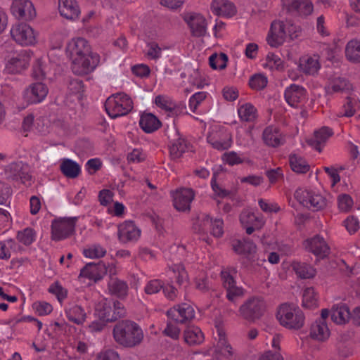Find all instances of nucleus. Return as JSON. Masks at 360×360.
Masks as SVG:
<instances>
[{
    "label": "nucleus",
    "instance_id": "obj_48",
    "mask_svg": "<svg viewBox=\"0 0 360 360\" xmlns=\"http://www.w3.org/2000/svg\"><path fill=\"white\" fill-rule=\"evenodd\" d=\"M326 204V199L323 196L313 193L307 208L313 211H319L325 208Z\"/></svg>",
    "mask_w": 360,
    "mask_h": 360
},
{
    "label": "nucleus",
    "instance_id": "obj_47",
    "mask_svg": "<svg viewBox=\"0 0 360 360\" xmlns=\"http://www.w3.org/2000/svg\"><path fill=\"white\" fill-rule=\"evenodd\" d=\"M240 221L243 226L262 224V221L254 212L249 210H243L240 214Z\"/></svg>",
    "mask_w": 360,
    "mask_h": 360
},
{
    "label": "nucleus",
    "instance_id": "obj_20",
    "mask_svg": "<svg viewBox=\"0 0 360 360\" xmlns=\"http://www.w3.org/2000/svg\"><path fill=\"white\" fill-rule=\"evenodd\" d=\"M58 9L60 15L68 20L78 18L80 10L75 0H58Z\"/></svg>",
    "mask_w": 360,
    "mask_h": 360
},
{
    "label": "nucleus",
    "instance_id": "obj_1",
    "mask_svg": "<svg viewBox=\"0 0 360 360\" xmlns=\"http://www.w3.org/2000/svg\"><path fill=\"white\" fill-rule=\"evenodd\" d=\"M66 54L72 60L73 73L77 75L92 72L100 61L99 56L91 52L90 45L84 38L72 39L66 46Z\"/></svg>",
    "mask_w": 360,
    "mask_h": 360
},
{
    "label": "nucleus",
    "instance_id": "obj_53",
    "mask_svg": "<svg viewBox=\"0 0 360 360\" xmlns=\"http://www.w3.org/2000/svg\"><path fill=\"white\" fill-rule=\"evenodd\" d=\"M105 250L100 245H94L89 249L84 250V255L86 257L89 258H100L105 255Z\"/></svg>",
    "mask_w": 360,
    "mask_h": 360
},
{
    "label": "nucleus",
    "instance_id": "obj_23",
    "mask_svg": "<svg viewBox=\"0 0 360 360\" xmlns=\"http://www.w3.org/2000/svg\"><path fill=\"white\" fill-rule=\"evenodd\" d=\"M224 286L226 290V297L231 302H234L237 297L243 295V290L236 286L235 281L229 273H221Z\"/></svg>",
    "mask_w": 360,
    "mask_h": 360
},
{
    "label": "nucleus",
    "instance_id": "obj_40",
    "mask_svg": "<svg viewBox=\"0 0 360 360\" xmlns=\"http://www.w3.org/2000/svg\"><path fill=\"white\" fill-rule=\"evenodd\" d=\"M300 68L304 73L313 75L318 72L320 68V65L318 60L308 58L300 62Z\"/></svg>",
    "mask_w": 360,
    "mask_h": 360
},
{
    "label": "nucleus",
    "instance_id": "obj_51",
    "mask_svg": "<svg viewBox=\"0 0 360 360\" xmlns=\"http://www.w3.org/2000/svg\"><path fill=\"white\" fill-rule=\"evenodd\" d=\"M312 193V191L306 189L298 188L295 191L294 197L300 202V204L306 207H309V202Z\"/></svg>",
    "mask_w": 360,
    "mask_h": 360
},
{
    "label": "nucleus",
    "instance_id": "obj_25",
    "mask_svg": "<svg viewBox=\"0 0 360 360\" xmlns=\"http://www.w3.org/2000/svg\"><path fill=\"white\" fill-rule=\"evenodd\" d=\"M29 63V57L20 53L11 57L6 63V68L10 73H18L25 69Z\"/></svg>",
    "mask_w": 360,
    "mask_h": 360
},
{
    "label": "nucleus",
    "instance_id": "obj_46",
    "mask_svg": "<svg viewBox=\"0 0 360 360\" xmlns=\"http://www.w3.org/2000/svg\"><path fill=\"white\" fill-rule=\"evenodd\" d=\"M203 222L211 224L212 225V234L215 237H221L224 233L223 231V221L220 219H216L212 221L209 215H205L203 217Z\"/></svg>",
    "mask_w": 360,
    "mask_h": 360
},
{
    "label": "nucleus",
    "instance_id": "obj_19",
    "mask_svg": "<svg viewBox=\"0 0 360 360\" xmlns=\"http://www.w3.org/2000/svg\"><path fill=\"white\" fill-rule=\"evenodd\" d=\"M47 94V86L41 82H37L30 85L25 91V96L28 103H37L43 101Z\"/></svg>",
    "mask_w": 360,
    "mask_h": 360
},
{
    "label": "nucleus",
    "instance_id": "obj_61",
    "mask_svg": "<svg viewBox=\"0 0 360 360\" xmlns=\"http://www.w3.org/2000/svg\"><path fill=\"white\" fill-rule=\"evenodd\" d=\"M163 284L159 280H153L150 281L145 288V292L147 294H154L162 289Z\"/></svg>",
    "mask_w": 360,
    "mask_h": 360
},
{
    "label": "nucleus",
    "instance_id": "obj_42",
    "mask_svg": "<svg viewBox=\"0 0 360 360\" xmlns=\"http://www.w3.org/2000/svg\"><path fill=\"white\" fill-rule=\"evenodd\" d=\"M227 61L228 56L224 53H221L219 55L214 53L209 58V64L210 67L214 70L224 69L226 67Z\"/></svg>",
    "mask_w": 360,
    "mask_h": 360
},
{
    "label": "nucleus",
    "instance_id": "obj_30",
    "mask_svg": "<svg viewBox=\"0 0 360 360\" xmlns=\"http://www.w3.org/2000/svg\"><path fill=\"white\" fill-rule=\"evenodd\" d=\"M60 169L62 174L69 179L77 178L81 172L80 165L75 161L68 158L63 160Z\"/></svg>",
    "mask_w": 360,
    "mask_h": 360
},
{
    "label": "nucleus",
    "instance_id": "obj_34",
    "mask_svg": "<svg viewBox=\"0 0 360 360\" xmlns=\"http://www.w3.org/2000/svg\"><path fill=\"white\" fill-rule=\"evenodd\" d=\"M345 56L352 63H360V40L352 39L347 44Z\"/></svg>",
    "mask_w": 360,
    "mask_h": 360
},
{
    "label": "nucleus",
    "instance_id": "obj_6",
    "mask_svg": "<svg viewBox=\"0 0 360 360\" xmlns=\"http://www.w3.org/2000/svg\"><path fill=\"white\" fill-rule=\"evenodd\" d=\"M77 217H60L54 219L51 224V238L60 240L70 237L75 233Z\"/></svg>",
    "mask_w": 360,
    "mask_h": 360
},
{
    "label": "nucleus",
    "instance_id": "obj_45",
    "mask_svg": "<svg viewBox=\"0 0 360 360\" xmlns=\"http://www.w3.org/2000/svg\"><path fill=\"white\" fill-rule=\"evenodd\" d=\"M68 89L70 94L77 95L78 98L80 99L84 89L83 81L78 78L70 79L68 82Z\"/></svg>",
    "mask_w": 360,
    "mask_h": 360
},
{
    "label": "nucleus",
    "instance_id": "obj_13",
    "mask_svg": "<svg viewBox=\"0 0 360 360\" xmlns=\"http://www.w3.org/2000/svg\"><path fill=\"white\" fill-rule=\"evenodd\" d=\"M167 315L176 322L184 323L194 318L195 311L190 304L182 303L169 309Z\"/></svg>",
    "mask_w": 360,
    "mask_h": 360
},
{
    "label": "nucleus",
    "instance_id": "obj_57",
    "mask_svg": "<svg viewBox=\"0 0 360 360\" xmlns=\"http://www.w3.org/2000/svg\"><path fill=\"white\" fill-rule=\"evenodd\" d=\"M33 306L39 316L47 315L53 310L52 306L47 302H36Z\"/></svg>",
    "mask_w": 360,
    "mask_h": 360
},
{
    "label": "nucleus",
    "instance_id": "obj_36",
    "mask_svg": "<svg viewBox=\"0 0 360 360\" xmlns=\"http://www.w3.org/2000/svg\"><path fill=\"white\" fill-rule=\"evenodd\" d=\"M350 83L345 78L337 77L333 79L330 84L326 87L327 94L341 92L350 89Z\"/></svg>",
    "mask_w": 360,
    "mask_h": 360
},
{
    "label": "nucleus",
    "instance_id": "obj_56",
    "mask_svg": "<svg viewBox=\"0 0 360 360\" xmlns=\"http://www.w3.org/2000/svg\"><path fill=\"white\" fill-rule=\"evenodd\" d=\"M338 207L340 210L347 212L353 204V200L349 195L342 194L338 196Z\"/></svg>",
    "mask_w": 360,
    "mask_h": 360
},
{
    "label": "nucleus",
    "instance_id": "obj_18",
    "mask_svg": "<svg viewBox=\"0 0 360 360\" xmlns=\"http://www.w3.org/2000/svg\"><path fill=\"white\" fill-rule=\"evenodd\" d=\"M305 248L314 255L324 258L329 254L330 248L324 239L319 235L304 241Z\"/></svg>",
    "mask_w": 360,
    "mask_h": 360
},
{
    "label": "nucleus",
    "instance_id": "obj_12",
    "mask_svg": "<svg viewBox=\"0 0 360 360\" xmlns=\"http://www.w3.org/2000/svg\"><path fill=\"white\" fill-rule=\"evenodd\" d=\"M287 36L286 25L283 21H274L266 40L272 47H278L283 44Z\"/></svg>",
    "mask_w": 360,
    "mask_h": 360
},
{
    "label": "nucleus",
    "instance_id": "obj_59",
    "mask_svg": "<svg viewBox=\"0 0 360 360\" xmlns=\"http://www.w3.org/2000/svg\"><path fill=\"white\" fill-rule=\"evenodd\" d=\"M49 292L56 295L59 302H61L67 296V291L58 283L51 285Z\"/></svg>",
    "mask_w": 360,
    "mask_h": 360
},
{
    "label": "nucleus",
    "instance_id": "obj_49",
    "mask_svg": "<svg viewBox=\"0 0 360 360\" xmlns=\"http://www.w3.org/2000/svg\"><path fill=\"white\" fill-rule=\"evenodd\" d=\"M35 233L31 228H26L22 231H18L17 234L18 240L25 245H30L34 240Z\"/></svg>",
    "mask_w": 360,
    "mask_h": 360
},
{
    "label": "nucleus",
    "instance_id": "obj_17",
    "mask_svg": "<svg viewBox=\"0 0 360 360\" xmlns=\"http://www.w3.org/2000/svg\"><path fill=\"white\" fill-rule=\"evenodd\" d=\"M11 11L18 18L25 20H32L36 15L32 3L29 0H20L12 4Z\"/></svg>",
    "mask_w": 360,
    "mask_h": 360
},
{
    "label": "nucleus",
    "instance_id": "obj_7",
    "mask_svg": "<svg viewBox=\"0 0 360 360\" xmlns=\"http://www.w3.org/2000/svg\"><path fill=\"white\" fill-rule=\"evenodd\" d=\"M265 310V303L260 297H252L240 306V315L249 321L259 319Z\"/></svg>",
    "mask_w": 360,
    "mask_h": 360
},
{
    "label": "nucleus",
    "instance_id": "obj_62",
    "mask_svg": "<svg viewBox=\"0 0 360 360\" xmlns=\"http://www.w3.org/2000/svg\"><path fill=\"white\" fill-rule=\"evenodd\" d=\"M102 166L101 160L98 158L90 159L86 164V168L90 174H94L99 170Z\"/></svg>",
    "mask_w": 360,
    "mask_h": 360
},
{
    "label": "nucleus",
    "instance_id": "obj_22",
    "mask_svg": "<svg viewBox=\"0 0 360 360\" xmlns=\"http://www.w3.org/2000/svg\"><path fill=\"white\" fill-rule=\"evenodd\" d=\"M211 9L215 15L228 18L232 17L236 13L233 4L228 0H214Z\"/></svg>",
    "mask_w": 360,
    "mask_h": 360
},
{
    "label": "nucleus",
    "instance_id": "obj_5",
    "mask_svg": "<svg viewBox=\"0 0 360 360\" xmlns=\"http://www.w3.org/2000/svg\"><path fill=\"white\" fill-rule=\"evenodd\" d=\"M126 311L122 303L119 301L112 303L106 299L99 302L95 308V315L103 322H113L125 316Z\"/></svg>",
    "mask_w": 360,
    "mask_h": 360
},
{
    "label": "nucleus",
    "instance_id": "obj_16",
    "mask_svg": "<svg viewBox=\"0 0 360 360\" xmlns=\"http://www.w3.org/2000/svg\"><path fill=\"white\" fill-rule=\"evenodd\" d=\"M141 230L132 221H126L118 226V239L122 243L135 241L139 238Z\"/></svg>",
    "mask_w": 360,
    "mask_h": 360
},
{
    "label": "nucleus",
    "instance_id": "obj_50",
    "mask_svg": "<svg viewBox=\"0 0 360 360\" xmlns=\"http://www.w3.org/2000/svg\"><path fill=\"white\" fill-rule=\"evenodd\" d=\"M267 78L261 74L252 76L249 81L250 86L256 90L263 89L267 84Z\"/></svg>",
    "mask_w": 360,
    "mask_h": 360
},
{
    "label": "nucleus",
    "instance_id": "obj_44",
    "mask_svg": "<svg viewBox=\"0 0 360 360\" xmlns=\"http://www.w3.org/2000/svg\"><path fill=\"white\" fill-rule=\"evenodd\" d=\"M238 115L241 120L250 122L256 117V109L250 103H245L238 109Z\"/></svg>",
    "mask_w": 360,
    "mask_h": 360
},
{
    "label": "nucleus",
    "instance_id": "obj_41",
    "mask_svg": "<svg viewBox=\"0 0 360 360\" xmlns=\"http://www.w3.org/2000/svg\"><path fill=\"white\" fill-rule=\"evenodd\" d=\"M296 274L301 278H311L315 276V269L309 264L297 263L293 266Z\"/></svg>",
    "mask_w": 360,
    "mask_h": 360
},
{
    "label": "nucleus",
    "instance_id": "obj_33",
    "mask_svg": "<svg viewBox=\"0 0 360 360\" xmlns=\"http://www.w3.org/2000/svg\"><path fill=\"white\" fill-rule=\"evenodd\" d=\"M330 332L326 321H316L310 328V336L315 340H324L329 337Z\"/></svg>",
    "mask_w": 360,
    "mask_h": 360
},
{
    "label": "nucleus",
    "instance_id": "obj_64",
    "mask_svg": "<svg viewBox=\"0 0 360 360\" xmlns=\"http://www.w3.org/2000/svg\"><path fill=\"white\" fill-rule=\"evenodd\" d=\"M98 360H120L118 353L112 349H108L98 356Z\"/></svg>",
    "mask_w": 360,
    "mask_h": 360
},
{
    "label": "nucleus",
    "instance_id": "obj_15",
    "mask_svg": "<svg viewBox=\"0 0 360 360\" xmlns=\"http://www.w3.org/2000/svg\"><path fill=\"white\" fill-rule=\"evenodd\" d=\"M108 272V267L103 262L86 264L80 271L79 277L88 278L95 282L103 278Z\"/></svg>",
    "mask_w": 360,
    "mask_h": 360
},
{
    "label": "nucleus",
    "instance_id": "obj_60",
    "mask_svg": "<svg viewBox=\"0 0 360 360\" xmlns=\"http://www.w3.org/2000/svg\"><path fill=\"white\" fill-rule=\"evenodd\" d=\"M218 342L217 345V352L220 353L222 350L227 349L231 345L226 339L225 333L222 330H218Z\"/></svg>",
    "mask_w": 360,
    "mask_h": 360
},
{
    "label": "nucleus",
    "instance_id": "obj_8",
    "mask_svg": "<svg viewBox=\"0 0 360 360\" xmlns=\"http://www.w3.org/2000/svg\"><path fill=\"white\" fill-rule=\"evenodd\" d=\"M11 34L13 39L21 45L28 46L35 42L34 30L26 23L15 25L11 29Z\"/></svg>",
    "mask_w": 360,
    "mask_h": 360
},
{
    "label": "nucleus",
    "instance_id": "obj_24",
    "mask_svg": "<svg viewBox=\"0 0 360 360\" xmlns=\"http://www.w3.org/2000/svg\"><path fill=\"white\" fill-rule=\"evenodd\" d=\"M306 90L304 87L292 84L285 91V98L292 107L297 106L305 96Z\"/></svg>",
    "mask_w": 360,
    "mask_h": 360
},
{
    "label": "nucleus",
    "instance_id": "obj_58",
    "mask_svg": "<svg viewBox=\"0 0 360 360\" xmlns=\"http://www.w3.org/2000/svg\"><path fill=\"white\" fill-rule=\"evenodd\" d=\"M11 188L7 184L0 181V205L4 204L11 195Z\"/></svg>",
    "mask_w": 360,
    "mask_h": 360
},
{
    "label": "nucleus",
    "instance_id": "obj_39",
    "mask_svg": "<svg viewBox=\"0 0 360 360\" xmlns=\"http://www.w3.org/2000/svg\"><path fill=\"white\" fill-rule=\"evenodd\" d=\"M302 306L307 309H313L318 306L316 293L313 287L307 288L303 292Z\"/></svg>",
    "mask_w": 360,
    "mask_h": 360
},
{
    "label": "nucleus",
    "instance_id": "obj_38",
    "mask_svg": "<svg viewBox=\"0 0 360 360\" xmlns=\"http://www.w3.org/2000/svg\"><path fill=\"white\" fill-rule=\"evenodd\" d=\"M208 142L214 148L219 150H224L229 148L232 144V136L231 134H225L223 137L215 139L214 137H208Z\"/></svg>",
    "mask_w": 360,
    "mask_h": 360
},
{
    "label": "nucleus",
    "instance_id": "obj_32",
    "mask_svg": "<svg viewBox=\"0 0 360 360\" xmlns=\"http://www.w3.org/2000/svg\"><path fill=\"white\" fill-rule=\"evenodd\" d=\"M184 340L189 345H200L204 340L201 330L196 326H188L184 333Z\"/></svg>",
    "mask_w": 360,
    "mask_h": 360
},
{
    "label": "nucleus",
    "instance_id": "obj_9",
    "mask_svg": "<svg viewBox=\"0 0 360 360\" xmlns=\"http://www.w3.org/2000/svg\"><path fill=\"white\" fill-rule=\"evenodd\" d=\"M188 24L193 37H200L206 34L207 22L205 18L199 13H187L183 17Z\"/></svg>",
    "mask_w": 360,
    "mask_h": 360
},
{
    "label": "nucleus",
    "instance_id": "obj_52",
    "mask_svg": "<svg viewBox=\"0 0 360 360\" xmlns=\"http://www.w3.org/2000/svg\"><path fill=\"white\" fill-rule=\"evenodd\" d=\"M267 65L271 69L282 70L284 68L283 61L273 53H269L266 56Z\"/></svg>",
    "mask_w": 360,
    "mask_h": 360
},
{
    "label": "nucleus",
    "instance_id": "obj_2",
    "mask_svg": "<svg viewBox=\"0 0 360 360\" xmlns=\"http://www.w3.org/2000/svg\"><path fill=\"white\" fill-rule=\"evenodd\" d=\"M112 334L117 343L127 348L139 345L144 337L141 328L130 320L117 322L114 326Z\"/></svg>",
    "mask_w": 360,
    "mask_h": 360
},
{
    "label": "nucleus",
    "instance_id": "obj_55",
    "mask_svg": "<svg viewBox=\"0 0 360 360\" xmlns=\"http://www.w3.org/2000/svg\"><path fill=\"white\" fill-rule=\"evenodd\" d=\"M357 103L355 99L352 98L350 97L347 98V102L344 104L342 107V112L340 116L345 117H352L355 113L354 105H356Z\"/></svg>",
    "mask_w": 360,
    "mask_h": 360
},
{
    "label": "nucleus",
    "instance_id": "obj_3",
    "mask_svg": "<svg viewBox=\"0 0 360 360\" xmlns=\"http://www.w3.org/2000/svg\"><path fill=\"white\" fill-rule=\"evenodd\" d=\"M276 317L281 325L289 329H300L304 322L303 312L293 304L287 303L280 306Z\"/></svg>",
    "mask_w": 360,
    "mask_h": 360
},
{
    "label": "nucleus",
    "instance_id": "obj_10",
    "mask_svg": "<svg viewBox=\"0 0 360 360\" xmlns=\"http://www.w3.org/2000/svg\"><path fill=\"white\" fill-rule=\"evenodd\" d=\"M283 8L289 13L307 16L313 11L310 0H282Z\"/></svg>",
    "mask_w": 360,
    "mask_h": 360
},
{
    "label": "nucleus",
    "instance_id": "obj_63",
    "mask_svg": "<svg viewBox=\"0 0 360 360\" xmlns=\"http://www.w3.org/2000/svg\"><path fill=\"white\" fill-rule=\"evenodd\" d=\"M345 225L347 230L351 233H355L359 228V221L354 216L347 217L345 221Z\"/></svg>",
    "mask_w": 360,
    "mask_h": 360
},
{
    "label": "nucleus",
    "instance_id": "obj_29",
    "mask_svg": "<svg viewBox=\"0 0 360 360\" xmlns=\"http://www.w3.org/2000/svg\"><path fill=\"white\" fill-rule=\"evenodd\" d=\"M139 125L145 132L152 133L161 127V122L153 114L144 113L141 116Z\"/></svg>",
    "mask_w": 360,
    "mask_h": 360
},
{
    "label": "nucleus",
    "instance_id": "obj_4",
    "mask_svg": "<svg viewBox=\"0 0 360 360\" xmlns=\"http://www.w3.org/2000/svg\"><path fill=\"white\" fill-rule=\"evenodd\" d=\"M105 108L110 117L117 118L128 114L133 108V102L129 96L120 92L107 98Z\"/></svg>",
    "mask_w": 360,
    "mask_h": 360
},
{
    "label": "nucleus",
    "instance_id": "obj_27",
    "mask_svg": "<svg viewBox=\"0 0 360 360\" xmlns=\"http://www.w3.org/2000/svg\"><path fill=\"white\" fill-rule=\"evenodd\" d=\"M264 143L271 147H278L283 144L285 139L281 136L279 129L272 126L266 127L263 132Z\"/></svg>",
    "mask_w": 360,
    "mask_h": 360
},
{
    "label": "nucleus",
    "instance_id": "obj_31",
    "mask_svg": "<svg viewBox=\"0 0 360 360\" xmlns=\"http://www.w3.org/2000/svg\"><path fill=\"white\" fill-rule=\"evenodd\" d=\"M351 313L346 304L333 306L331 309V320L338 324L345 323L350 319Z\"/></svg>",
    "mask_w": 360,
    "mask_h": 360
},
{
    "label": "nucleus",
    "instance_id": "obj_28",
    "mask_svg": "<svg viewBox=\"0 0 360 360\" xmlns=\"http://www.w3.org/2000/svg\"><path fill=\"white\" fill-rule=\"evenodd\" d=\"M233 250L239 255H245L249 259H252L256 252V245L250 240H238L232 245Z\"/></svg>",
    "mask_w": 360,
    "mask_h": 360
},
{
    "label": "nucleus",
    "instance_id": "obj_26",
    "mask_svg": "<svg viewBox=\"0 0 360 360\" xmlns=\"http://www.w3.org/2000/svg\"><path fill=\"white\" fill-rule=\"evenodd\" d=\"M333 134V132L331 129L328 127H323L319 130L315 131L314 138L308 139L307 143L321 152V144L326 143Z\"/></svg>",
    "mask_w": 360,
    "mask_h": 360
},
{
    "label": "nucleus",
    "instance_id": "obj_35",
    "mask_svg": "<svg viewBox=\"0 0 360 360\" xmlns=\"http://www.w3.org/2000/svg\"><path fill=\"white\" fill-rule=\"evenodd\" d=\"M289 163L292 170L296 173L305 174L309 169V165L306 160L295 154L290 155Z\"/></svg>",
    "mask_w": 360,
    "mask_h": 360
},
{
    "label": "nucleus",
    "instance_id": "obj_37",
    "mask_svg": "<svg viewBox=\"0 0 360 360\" xmlns=\"http://www.w3.org/2000/svg\"><path fill=\"white\" fill-rule=\"evenodd\" d=\"M65 313L68 319L77 325L82 324L86 319V314L84 310L78 305H75L67 309Z\"/></svg>",
    "mask_w": 360,
    "mask_h": 360
},
{
    "label": "nucleus",
    "instance_id": "obj_54",
    "mask_svg": "<svg viewBox=\"0 0 360 360\" xmlns=\"http://www.w3.org/2000/svg\"><path fill=\"white\" fill-rule=\"evenodd\" d=\"M155 103L159 108L166 111L172 112L174 109V105L164 96L158 95L155 98Z\"/></svg>",
    "mask_w": 360,
    "mask_h": 360
},
{
    "label": "nucleus",
    "instance_id": "obj_11",
    "mask_svg": "<svg viewBox=\"0 0 360 360\" xmlns=\"http://www.w3.org/2000/svg\"><path fill=\"white\" fill-rule=\"evenodd\" d=\"M7 179L12 180H20L25 183L31 179L30 167L22 162H12L8 165L5 170Z\"/></svg>",
    "mask_w": 360,
    "mask_h": 360
},
{
    "label": "nucleus",
    "instance_id": "obj_14",
    "mask_svg": "<svg viewBox=\"0 0 360 360\" xmlns=\"http://www.w3.org/2000/svg\"><path fill=\"white\" fill-rule=\"evenodd\" d=\"M195 193L191 188H180L174 195V207L181 212L191 210V202L194 199Z\"/></svg>",
    "mask_w": 360,
    "mask_h": 360
},
{
    "label": "nucleus",
    "instance_id": "obj_21",
    "mask_svg": "<svg viewBox=\"0 0 360 360\" xmlns=\"http://www.w3.org/2000/svg\"><path fill=\"white\" fill-rule=\"evenodd\" d=\"M115 271L113 267L110 268V280L108 282V289L111 294L122 298L127 295L128 285L126 282L112 276L115 274Z\"/></svg>",
    "mask_w": 360,
    "mask_h": 360
},
{
    "label": "nucleus",
    "instance_id": "obj_43",
    "mask_svg": "<svg viewBox=\"0 0 360 360\" xmlns=\"http://www.w3.org/2000/svg\"><path fill=\"white\" fill-rule=\"evenodd\" d=\"M187 148L186 141L181 138H179L169 148L170 155L172 159L179 158Z\"/></svg>",
    "mask_w": 360,
    "mask_h": 360
}]
</instances>
